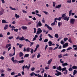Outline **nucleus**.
Listing matches in <instances>:
<instances>
[{
  "label": "nucleus",
  "mask_w": 77,
  "mask_h": 77,
  "mask_svg": "<svg viewBox=\"0 0 77 77\" xmlns=\"http://www.w3.org/2000/svg\"><path fill=\"white\" fill-rule=\"evenodd\" d=\"M14 32H17L18 31V29H14Z\"/></svg>",
  "instance_id": "obj_45"
},
{
  "label": "nucleus",
  "mask_w": 77,
  "mask_h": 77,
  "mask_svg": "<svg viewBox=\"0 0 77 77\" xmlns=\"http://www.w3.org/2000/svg\"><path fill=\"white\" fill-rule=\"evenodd\" d=\"M34 29V32H33V33H36V28H33Z\"/></svg>",
  "instance_id": "obj_39"
},
{
  "label": "nucleus",
  "mask_w": 77,
  "mask_h": 77,
  "mask_svg": "<svg viewBox=\"0 0 77 77\" xmlns=\"http://www.w3.org/2000/svg\"><path fill=\"white\" fill-rule=\"evenodd\" d=\"M68 46V43H65L63 45V48H66Z\"/></svg>",
  "instance_id": "obj_12"
},
{
  "label": "nucleus",
  "mask_w": 77,
  "mask_h": 77,
  "mask_svg": "<svg viewBox=\"0 0 77 77\" xmlns=\"http://www.w3.org/2000/svg\"><path fill=\"white\" fill-rule=\"evenodd\" d=\"M53 6L54 7H55V5H56V3L54 2H53Z\"/></svg>",
  "instance_id": "obj_55"
},
{
  "label": "nucleus",
  "mask_w": 77,
  "mask_h": 77,
  "mask_svg": "<svg viewBox=\"0 0 77 77\" xmlns=\"http://www.w3.org/2000/svg\"><path fill=\"white\" fill-rule=\"evenodd\" d=\"M77 70H74L73 72V75H75V74H77Z\"/></svg>",
  "instance_id": "obj_36"
},
{
  "label": "nucleus",
  "mask_w": 77,
  "mask_h": 77,
  "mask_svg": "<svg viewBox=\"0 0 77 77\" xmlns=\"http://www.w3.org/2000/svg\"><path fill=\"white\" fill-rule=\"evenodd\" d=\"M42 26V23H41V21H39L38 22V23H37L36 27L37 28H38L39 26Z\"/></svg>",
  "instance_id": "obj_10"
},
{
  "label": "nucleus",
  "mask_w": 77,
  "mask_h": 77,
  "mask_svg": "<svg viewBox=\"0 0 77 77\" xmlns=\"http://www.w3.org/2000/svg\"><path fill=\"white\" fill-rule=\"evenodd\" d=\"M52 60H52V59H51L49 60L48 62V65H50L51 62H52Z\"/></svg>",
  "instance_id": "obj_20"
},
{
  "label": "nucleus",
  "mask_w": 77,
  "mask_h": 77,
  "mask_svg": "<svg viewBox=\"0 0 77 77\" xmlns=\"http://www.w3.org/2000/svg\"><path fill=\"white\" fill-rule=\"evenodd\" d=\"M11 44H7L5 46V48H8L9 47H11Z\"/></svg>",
  "instance_id": "obj_17"
},
{
  "label": "nucleus",
  "mask_w": 77,
  "mask_h": 77,
  "mask_svg": "<svg viewBox=\"0 0 77 77\" xmlns=\"http://www.w3.org/2000/svg\"><path fill=\"white\" fill-rule=\"evenodd\" d=\"M55 24H55V21H54L53 23H52L51 24V25L52 26H54V25H55Z\"/></svg>",
  "instance_id": "obj_44"
},
{
  "label": "nucleus",
  "mask_w": 77,
  "mask_h": 77,
  "mask_svg": "<svg viewBox=\"0 0 77 77\" xmlns=\"http://www.w3.org/2000/svg\"><path fill=\"white\" fill-rule=\"evenodd\" d=\"M48 36H49V37L50 38H53V36H52V35H51L50 34H48Z\"/></svg>",
  "instance_id": "obj_42"
},
{
  "label": "nucleus",
  "mask_w": 77,
  "mask_h": 77,
  "mask_svg": "<svg viewBox=\"0 0 77 77\" xmlns=\"http://www.w3.org/2000/svg\"><path fill=\"white\" fill-rule=\"evenodd\" d=\"M42 30H41V29L40 28H39L37 29V31L36 34V35H38V34H40V33H42Z\"/></svg>",
  "instance_id": "obj_4"
},
{
  "label": "nucleus",
  "mask_w": 77,
  "mask_h": 77,
  "mask_svg": "<svg viewBox=\"0 0 77 77\" xmlns=\"http://www.w3.org/2000/svg\"><path fill=\"white\" fill-rule=\"evenodd\" d=\"M8 39L10 40L12 39H13V36H9L8 37Z\"/></svg>",
  "instance_id": "obj_41"
},
{
  "label": "nucleus",
  "mask_w": 77,
  "mask_h": 77,
  "mask_svg": "<svg viewBox=\"0 0 77 77\" xmlns=\"http://www.w3.org/2000/svg\"><path fill=\"white\" fill-rule=\"evenodd\" d=\"M8 27V25H5V26L4 27V30H6Z\"/></svg>",
  "instance_id": "obj_23"
},
{
  "label": "nucleus",
  "mask_w": 77,
  "mask_h": 77,
  "mask_svg": "<svg viewBox=\"0 0 77 77\" xmlns=\"http://www.w3.org/2000/svg\"><path fill=\"white\" fill-rule=\"evenodd\" d=\"M31 48H32L29 47L27 48L26 49V52H30V50H31Z\"/></svg>",
  "instance_id": "obj_13"
},
{
  "label": "nucleus",
  "mask_w": 77,
  "mask_h": 77,
  "mask_svg": "<svg viewBox=\"0 0 77 77\" xmlns=\"http://www.w3.org/2000/svg\"><path fill=\"white\" fill-rule=\"evenodd\" d=\"M29 56V54H26L24 56V57H28Z\"/></svg>",
  "instance_id": "obj_35"
},
{
  "label": "nucleus",
  "mask_w": 77,
  "mask_h": 77,
  "mask_svg": "<svg viewBox=\"0 0 77 77\" xmlns=\"http://www.w3.org/2000/svg\"><path fill=\"white\" fill-rule=\"evenodd\" d=\"M66 13L63 14L62 17H59L58 19V20L60 21L61 19L63 18L64 20H66L67 21H68L69 19V17H68L66 16Z\"/></svg>",
  "instance_id": "obj_1"
},
{
  "label": "nucleus",
  "mask_w": 77,
  "mask_h": 77,
  "mask_svg": "<svg viewBox=\"0 0 77 77\" xmlns=\"http://www.w3.org/2000/svg\"><path fill=\"white\" fill-rule=\"evenodd\" d=\"M45 69H46V70L49 69H50V67H48V66H46L45 67Z\"/></svg>",
  "instance_id": "obj_53"
},
{
  "label": "nucleus",
  "mask_w": 77,
  "mask_h": 77,
  "mask_svg": "<svg viewBox=\"0 0 77 77\" xmlns=\"http://www.w3.org/2000/svg\"><path fill=\"white\" fill-rule=\"evenodd\" d=\"M66 2L67 3H71V0H68Z\"/></svg>",
  "instance_id": "obj_47"
},
{
  "label": "nucleus",
  "mask_w": 77,
  "mask_h": 77,
  "mask_svg": "<svg viewBox=\"0 0 77 77\" xmlns=\"http://www.w3.org/2000/svg\"><path fill=\"white\" fill-rule=\"evenodd\" d=\"M25 41L26 42H30V41L29 40V39H25Z\"/></svg>",
  "instance_id": "obj_59"
},
{
  "label": "nucleus",
  "mask_w": 77,
  "mask_h": 77,
  "mask_svg": "<svg viewBox=\"0 0 77 77\" xmlns=\"http://www.w3.org/2000/svg\"><path fill=\"white\" fill-rule=\"evenodd\" d=\"M57 69L58 70H59V71H61V70H62V68L60 66H59L58 67H57Z\"/></svg>",
  "instance_id": "obj_24"
},
{
  "label": "nucleus",
  "mask_w": 77,
  "mask_h": 77,
  "mask_svg": "<svg viewBox=\"0 0 77 77\" xmlns=\"http://www.w3.org/2000/svg\"><path fill=\"white\" fill-rule=\"evenodd\" d=\"M72 49V48L71 47H69L68 48L66 49L67 51H69V50H71Z\"/></svg>",
  "instance_id": "obj_40"
},
{
  "label": "nucleus",
  "mask_w": 77,
  "mask_h": 77,
  "mask_svg": "<svg viewBox=\"0 0 77 77\" xmlns=\"http://www.w3.org/2000/svg\"><path fill=\"white\" fill-rule=\"evenodd\" d=\"M66 51V49H63L61 51V53H62L63 52H65Z\"/></svg>",
  "instance_id": "obj_54"
},
{
  "label": "nucleus",
  "mask_w": 77,
  "mask_h": 77,
  "mask_svg": "<svg viewBox=\"0 0 77 77\" xmlns=\"http://www.w3.org/2000/svg\"><path fill=\"white\" fill-rule=\"evenodd\" d=\"M24 60H21L20 61H18V62H19V63H24Z\"/></svg>",
  "instance_id": "obj_28"
},
{
  "label": "nucleus",
  "mask_w": 77,
  "mask_h": 77,
  "mask_svg": "<svg viewBox=\"0 0 77 77\" xmlns=\"http://www.w3.org/2000/svg\"><path fill=\"white\" fill-rule=\"evenodd\" d=\"M23 56V53L22 52H20L19 54V56L20 57H21V56Z\"/></svg>",
  "instance_id": "obj_32"
},
{
  "label": "nucleus",
  "mask_w": 77,
  "mask_h": 77,
  "mask_svg": "<svg viewBox=\"0 0 77 77\" xmlns=\"http://www.w3.org/2000/svg\"><path fill=\"white\" fill-rule=\"evenodd\" d=\"M61 70H62L63 72V71H66V70H66V67H64L63 68H62V69H61Z\"/></svg>",
  "instance_id": "obj_26"
},
{
  "label": "nucleus",
  "mask_w": 77,
  "mask_h": 77,
  "mask_svg": "<svg viewBox=\"0 0 77 77\" xmlns=\"http://www.w3.org/2000/svg\"><path fill=\"white\" fill-rule=\"evenodd\" d=\"M54 37L56 38H59V35L57 34H55L54 35Z\"/></svg>",
  "instance_id": "obj_25"
},
{
  "label": "nucleus",
  "mask_w": 77,
  "mask_h": 77,
  "mask_svg": "<svg viewBox=\"0 0 77 77\" xmlns=\"http://www.w3.org/2000/svg\"><path fill=\"white\" fill-rule=\"evenodd\" d=\"M56 71L57 72V73L55 74V75H57V76H59V75H60L62 74V73H61V72H58V71H57V70H56Z\"/></svg>",
  "instance_id": "obj_9"
},
{
  "label": "nucleus",
  "mask_w": 77,
  "mask_h": 77,
  "mask_svg": "<svg viewBox=\"0 0 77 77\" xmlns=\"http://www.w3.org/2000/svg\"><path fill=\"white\" fill-rule=\"evenodd\" d=\"M7 70L8 71H12V69L8 68L7 69Z\"/></svg>",
  "instance_id": "obj_60"
},
{
  "label": "nucleus",
  "mask_w": 77,
  "mask_h": 77,
  "mask_svg": "<svg viewBox=\"0 0 77 77\" xmlns=\"http://www.w3.org/2000/svg\"><path fill=\"white\" fill-rule=\"evenodd\" d=\"M62 6V5L61 4L58 5L56 6V8L58 9V8H60Z\"/></svg>",
  "instance_id": "obj_16"
},
{
  "label": "nucleus",
  "mask_w": 77,
  "mask_h": 77,
  "mask_svg": "<svg viewBox=\"0 0 77 77\" xmlns=\"http://www.w3.org/2000/svg\"><path fill=\"white\" fill-rule=\"evenodd\" d=\"M45 27H47V28L49 30H52V28L51 27H50L47 24H45L44 26Z\"/></svg>",
  "instance_id": "obj_6"
},
{
  "label": "nucleus",
  "mask_w": 77,
  "mask_h": 77,
  "mask_svg": "<svg viewBox=\"0 0 77 77\" xmlns=\"http://www.w3.org/2000/svg\"><path fill=\"white\" fill-rule=\"evenodd\" d=\"M15 75V72H13L11 73V75Z\"/></svg>",
  "instance_id": "obj_46"
},
{
  "label": "nucleus",
  "mask_w": 77,
  "mask_h": 77,
  "mask_svg": "<svg viewBox=\"0 0 77 77\" xmlns=\"http://www.w3.org/2000/svg\"><path fill=\"white\" fill-rule=\"evenodd\" d=\"M2 23H8L6 22V20H2Z\"/></svg>",
  "instance_id": "obj_22"
},
{
  "label": "nucleus",
  "mask_w": 77,
  "mask_h": 77,
  "mask_svg": "<svg viewBox=\"0 0 77 77\" xmlns=\"http://www.w3.org/2000/svg\"><path fill=\"white\" fill-rule=\"evenodd\" d=\"M68 39V38H65L63 39L64 41V42H66V41H67Z\"/></svg>",
  "instance_id": "obj_38"
},
{
  "label": "nucleus",
  "mask_w": 77,
  "mask_h": 77,
  "mask_svg": "<svg viewBox=\"0 0 77 77\" xmlns=\"http://www.w3.org/2000/svg\"><path fill=\"white\" fill-rule=\"evenodd\" d=\"M9 8L10 9H11L12 11H16V9L15 8H13L11 6H10Z\"/></svg>",
  "instance_id": "obj_19"
},
{
  "label": "nucleus",
  "mask_w": 77,
  "mask_h": 77,
  "mask_svg": "<svg viewBox=\"0 0 77 77\" xmlns=\"http://www.w3.org/2000/svg\"><path fill=\"white\" fill-rule=\"evenodd\" d=\"M58 27H60V26H61V23L58 22Z\"/></svg>",
  "instance_id": "obj_52"
},
{
  "label": "nucleus",
  "mask_w": 77,
  "mask_h": 77,
  "mask_svg": "<svg viewBox=\"0 0 77 77\" xmlns=\"http://www.w3.org/2000/svg\"><path fill=\"white\" fill-rule=\"evenodd\" d=\"M15 16L16 19H17L18 18H20V15H18L17 14H15Z\"/></svg>",
  "instance_id": "obj_14"
},
{
  "label": "nucleus",
  "mask_w": 77,
  "mask_h": 77,
  "mask_svg": "<svg viewBox=\"0 0 77 77\" xmlns=\"http://www.w3.org/2000/svg\"><path fill=\"white\" fill-rule=\"evenodd\" d=\"M48 44L49 45V46H51V45H52V43L51 41H49L48 42Z\"/></svg>",
  "instance_id": "obj_29"
},
{
  "label": "nucleus",
  "mask_w": 77,
  "mask_h": 77,
  "mask_svg": "<svg viewBox=\"0 0 77 77\" xmlns=\"http://www.w3.org/2000/svg\"><path fill=\"white\" fill-rule=\"evenodd\" d=\"M43 12L46 15H49V13L47 11H43Z\"/></svg>",
  "instance_id": "obj_37"
},
{
  "label": "nucleus",
  "mask_w": 77,
  "mask_h": 77,
  "mask_svg": "<svg viewBox=\"0 0 77 77\" xmlns=\"http://www.w3.org/2000/svg\"><path fill=\"white\" fill-rule=\"evenodd\" d=\"M60 62L61 63H63L62 64L63 66H68V65H69V64L68 63H63L64 61H62V59L60 60Z\"/></svg>",
  "instance_id": "obj_3"
},
{
  "label": "nucleus",
  "mask_w": 77,
  "mask_h": 77,
  "mask_svg": "<svg viewBox=\"0 0 77 77\" xmlns=\"http://www.w3.org/2000/svg\"><path fill=\"white\" fill-rule=\"evenodd\" d=\"M4 11H4V10L3 9H2V10L1 11H0V15H2Z\"/></svg>",
  "instance_id": "obj_18"
},
{
  "label": "nucleus",
  "mask_w": 77,
  "mask_h": 77,
  "mask_svg": "<svg viewBox=\"0 0 77 77\" xmlns=\"http://www.w3.org/2000/svg\"><path fill=\"white\" fill-rule=\"evenodd\" d=\"M70 23L72 24H74L75 23V19H70Z\"/></svg>",
  "instance_id": "obj_11"
},
{
  "label": "nucleus",
  "mask_w": 77,
  "mask_h": 77,
  "mask_svg": "<svg viewBox=\"0 0 77 77\" xmlns=\"http://www.w3.org/2000/svg\"><path fill=\"white\" fill-rule=\"evenodd\" d=\"M40 57H41V54H39V53H38V55L37 56V58H39Z\"/></svg>",
  "instance_id": "obj_27"
},
{
  "label": "nucleus",
  "mask_w": 77,
  "mask_h": 77,
  "mask_svg": "<svg viewBox=\"0 0 77 77\" xmlns=\"http://www.w3.org/2000/svg\"><path fill=\"white\" fill-rule=\"evenodd\" d=\"M11 60L14 64L17 63H18V60H15V58L14 57H12L11 58Z\"/></svg>",
  "instance_id": "obj_5"
},
{
  "label": "nucleus",
  "mask_w": 77,
  "mask_h": 77,
  "mask_svg": "<svg viewBox=\"0 0 77 77\" xmlns=\"http://www.w3.org/2000/svg\"><path fill=\"white\" fill-rule=\"evenodd\" d=\"M58 58H62V54H60L58 56Z\"/></svg>",
  "instance_id": "obj_30"
},
{
  "label": "nucleus",
  "mask_w": 77,
  "mask_h": 77,
  "mask_svg": "<svg viewBox=\"0 0 77 77\" xmlns=\"http://www.w3.org/2000/svg\"><path fill=\"white\" fill-rule=\"evenodd\" d=\"M19 40L20 41H24L25 38H24L23 36H22V37H20Z\"/></svg>",
  "instance_id": "obj_15"
},
{
  "label": "nucleus",
  "mask_w": 77,
  "mask_h": 77,
  "mask_svg": "<svg viewBox=\"0 0 77 77\" xmlns=\"http://www.w3.org/2000/svg\"><path fill=\"white\" fill-rule=\"evenodd\" d=\"M72 69H77V66H73L72 67Z\"/></svg>",
  "instance_id": "obj_34"
},
{
  "label": "nucleus",
  "mask_w": 77,
  "mask_h": 77,
  "mask_svg": "<svg viewBox=\"0 0 77 77\" xmlns=\"http://www.w3.org/2000/svg\"><path fill=\"white\" fill-rule=\"evenodd\" d=\"M22 12L23 13H25V14H27V11L24 10H22Z\"/></svg>",
  "instance_id": "obj_51"
},
{
  "label": "nucleus",
  "mask_w": 77,
  "mask_h": 77,
  "mask_svg": "<svg viewBox=\"0 0 77 77\" xmlns=\"http://www.w3.org/2000/svg\"><path fill=\"white\" fill-rule=\"evenodd\" d=\"M69 54H68L66 53V54L63 55V57L64 56H69Z\"/></svg>",
  "instance_id": "obj_57"
},
{
  "label": "nucleus",
  "mask_w": 77,
  "mask_h": 77,
  "mask_svg": "<svg viewBox=\"0 0 77 77\" xmlns=\"http://www.w3.org/2000/svg\"><path fill=\"white\" fill-rule=\"evenodd\" d=\"M23 45L20 44L19 45V47L20 48L21 47H23Z\"/></svg>",
  "instance_id": "obj_49"
},
{
  "label": "nucleus",
  "mask_w": 77,
  "mask_h": 77,
  "mask_svg": "<svg viewBox=\"0 0 77 77\" xmlns=\"http://www.w3.org/2000/svg\"><path fill=\"white\" fill-rule=\"evenodd\" d=\"M35 73H34V72H32L30 74V75H31V76H33V75Z\"/></svg>",
  "instance_id": "obj_61"
},
{
  "label": "nucleus",
  "mask_w": 77,
  "mask_h": 77,
  "mask_svg": "<svg viewBox=\"0 0 77 77\" xmlns=\"http://www.w3.org/2000/svg\"><path fill=\"white\" fill-rule=\"evenodd\" d=\"M48 39H45L44 41V42H48Z\"/></svg>",
  "instance_id": "obj_63"
},
{
  "label": "nucleus",
  "mask_w": 77,
  "mask_h": 77,
  "mask_svg": "<svg viewBox=\"0 0 77 77\" xmlns=\"http://www.w3.org/2000/svg\"><path fill=\"white\" fill-rule=\"evenodd\" d=\"M34 51V50H33V49L31 48V51H30V53L31 54H33V53Z\"/></svg>",
  "instance_id": "obj_31"
},
{
  "label": "nucleus",
  "mask_w": 77,
  "mask_h": 77,
  "mask_svg": "<svg viewBox=\"0 0 77 77\" xmlns=\"http://www.w3.org/2000/svg\"><path fill=\"white\" fill-rule=\"evenodd\" d=\"M31 14H33V15H35L36 14V15H37L38 17H41V14H38L36 13L35 12V11H32V12Z\"/></svg>",
  "instance_id": "obj_8"
},
{
  "label": "nucleus",
  "mask_w": 77,
  "mask_h": 77,
  "mask_svg": "<svg viewBox=\"0 0 77 77\" xmlns=\"http://www.w3.org/2000/svg\"><path fill=\"white\" fill-rule=\"evenodd\" d=\"M21 28L23 30H26V29H27V26H23L21 27Z\"/></svg>",
  "instance_id": "obj_21"
},
{
  "label": "nucleus",
  "mask_w": 77,
  "mask_h": 77,
  "mask_svg": "<svg viewBox=\"0 0 77 77\" xmlns=\"http://www.w3.org/2000/svg\"><path fill=\"white\" fill-rule=\"evenodd\" d=\"M35 68H34V67H32V68H31V71H33L35 70Z\"/></svg>",
  "instance_id": "obj_62"
},
{
  "label": "nucleus",
  "mask_w": 77,
  "mask_h": 77,
  "mask_svg": "<svg viewBox=\"0 0 77 77\" xmlns=\"http://www.w3.org/2000/svg\"><path fill=\"white\" fill-rule=\"evenodd\" d=\"M0 59H2V60H4V57H3V56H1L0 58Z\"/></svg>",
  "instance_id": "obj_64"
},
{
  "label": "nucleus",
  "mask_w": 77,
  "mask_h": 77,
  "mask_svg": "<svg viewBox=\"0 0 77 77\" xmlns=\"http://www.w3.org/2000/svg\"><path fill=\"white\" fill-rule=\"evenodd\" d=\"M60 44L62 45H63V44H64V42H63V40H61L60 42Z\"/></svg>",
  "instance_id": "obj_48"
},
{
  "label": "nucleus",
  "mask_w": 77,
  "mask_h": 77,
  "mask_svg": "<svg viewBox=\"0 0 77 77\" xmlns=\"http://www.w3.org/2000/svg\"><path fill=\"white\" fill-rule=\"evenodd\" d=\"M42 21L43 23H45V19H44V18H43L42 20Z\"/></svg>",
  "instance_id": "obj_50"
},
{
  "label": "nucleus",
  "mask_w": 77,
  "mask_h": 77,
  "mask_svg": "<svg viewBox=\"0 0 77 77\" xmlns=\"http://www.w3.org/2000/svg\"><path fill=\"white\" fill-rule=\"evenodd\" d=\"M68 69L69 71H72V67H70L69 69Z\"/></svg>",
  "instance_id": "obj_58"
},
{
  "label": "nucleus",
  "mask_w": 77,
  "mask_h": 77,
  "mask_svg": "<svg viewBox=\"0 0 77 77\" xmlns=\"http://www.w3.org/2000/svg\"><path fill=\"white\" fill-rule=\"evenodd\" d=\"M31 65L30 64H29V66L26 65L25 66V65L23 66H22V69L23 71H24V68H26V69H27V70H29L30 69V68Z\"/></svg>",
  "instance_id": "obj_2"
},
{
  "label": "nucleus",
  "mask_w": 77,
  "mask_h": 77,
  "mask_svg": "<svg viewBox=\"0 0 77 77\" xmlns=\"http://www.w3.org/2000/svg\"><path fill=\"white\" fill-rule=\"evenodd\" d=\"M68 41L69 42H70V43H72V41L71 40V38H69L68 39Z\"/></svg>",
  "instance_id": "obj_43"
},
{
  "label": "nucleus",
  "mask_w": 77,
  "mask_h": 77,
  "mask_svg": "<svg viewBox=\"0 0 77 77\" xmlns=\"http://www.w3.org/2000/svg\"><path fill=\"white\" fill-rule=\"evenodd\" d=\"M72 10H70L69 11V16H71V14L72 16H73V15H75V13H72Z\"/></svg>",
  "instance_id": "obj_7"
},
{
  "label": "nucleus",
  "mask_w": 77,
  "mask_h": 77,
  "mask_svg": "<svg viewBox=\"0 0 77 77\" xmlns=\"http://www.w3.org/2000/svg\"><path fill=\"white\" fill-rule=\"evenodd\" d=\"M16 75L18 77V76H21V74L20 73H18V75Z\"/></svg>",
  "instance_id": "obj_56"
},
{
  "label": "nucleus",
  "mask_w": 77,
  "mask_h": 77,
  "mask_svg": "<svg viewBox=\"0 0 77 77\" xmlns=\"http://www.w3.org/2000/svg\"><path fill=\"white\" fill-rule=\"evenodd\" d=\"M67 72H68V70H66V71L63 72L64 74H65V75H66L67 74Z\"/></svg>",
  "instance_id": "obj_33"
}]
</instances>
